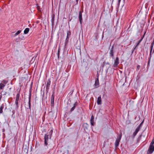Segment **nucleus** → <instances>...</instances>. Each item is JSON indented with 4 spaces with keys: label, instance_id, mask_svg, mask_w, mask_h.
I'll return each mask as SVG.
<instances>
[{
    "label": "nucleus",
    "instance_id": "19",
    "mask_svg": "<svg viewBox=\"0 0 154 154\" xmlns=\"http://www.w3.org/2000/svg\"><path fill=\"white\" fill-rule=\"evenodd\" d=\"M15 104H16V108L17 109H18V101L15 100Z\"/></svg>",
    "mask_w": 154,
    "mask_h": 154
},
{
    "label": "nucleus",
    "instance_id": "35",
    "mask_svg": "<svg viewBox=\"0 0 154 154\" xmlns=\"http://www.w3.org/2000/svg\"><path fill=\"white\" fill-rule=\"evenodd\" d=\"M139 45L138 44H137L135 47L134 48V50Z\"/></svg>",
    "mask_w": 154,
    "mask_h": 154
},
{
    "label": "nucleus",
    "instance_id": "39",
    "mask_svg": "<svg viewBox=\"0 0 154 154\" xmlns=\"http://www.w3.org/2000/svg\"><path fill=\"white\" fill-rule=\"evenodd\" d=\"M79 0H76V2L77 3H78Z\"/></svg>",
    "mask_w": 154,
    "mask_h": 154
},
{
    "label": "nucleus",
    "instance_id": "9",
    "mask_svg": "<svg viewBox=\"0 0 154 154\" xmlns=\"http://www.w3.org/2000/svg\"><path fill=\"white\" fill-rule=\"evenodd\" d=\"M77 103L76 102L74 103L73 104V106L71 109L69 111L70 113H71V112L74 110L75 108V106L77 105Z\"/></svg>",
    "mask_w": 154,
    "mask_h": 154
},
{
    "label": "nucleus",
    "instance_id": "7",
    "mask_svg": "<svg viewBox=\"0 0 154 154\" xmlns=\"http://www.w3.org/2000/svg\"><path fill=\"white\" fill-rule=\"evenodd\" d=\"M31 92L29 93V102H28V105H29V109L30 110V111H31Z\"/></svg>",
    "mask_w": 154,
    "mask_h": 154
},
{
    "label": "nucleus",
    "instance_id": "5",
    "mask_svg": "<svg viewBox=\"0 0 154 154\" xmlns=\"http://www.w3.org/2000/svg\"><path fill=\"white\" fill-rule=\"evenodd\" d=\"M54 93H53L51 97V106L52 107H54Z\"/></svg>",
    "mask_w": 154,
    "mask_h": 154
},
{
    "label": "nucleus",
    "instance_id": "40",
    "mask_svg": "<svg viewBox=\"0 0 154 154\" xmlns=\"http://www.w3.org/2000/svg\"><path fill=\"white\" fill-rule=\"evenodd\" d=\"M50 131L51 132V133H52V130H51Z\"/></svg>",
    "mask_w": 154,
    "mask_h": 154
},
{
    "label": "nucleus",
    "instance_id": "15",
    "mask_svg": "<svg viewBox=\"0 0 154 154\" xmlns=\"http://www.w3.org/2000/svg\"><path fill=\"white\" fill-rule=\"evenodd\" d=\"M4 107V104H2L0 107V114L2 113H3V109Z\"/></svg>",
    "mask_w": 154,
    "mask_h": 154
},
{
    "label": "nucleus",
    "instance_id": "13",
    "mask_svg": "<svg viewBox=\"0 0 154 154\" xmlns=\"http://www.w3.org/2000/svg\"><path fill=\"white\" fill-rule=\"evenodd\" d=\"M97 103L98 105H101V99L100 96H99L98 97Z\"/></svg>",
    "mask_w": 154,
    "mask_h": 154
},
{
    "label": "nucleus",
    "instance_id": "28",
    "mask_svg": "<svg viewBox=\"0 0 154 154\" xmlns=\"http://www.w3.org/2000/svg\"><path fill=\"white\" fill-rule=\"evenodd\" d=\"M60 49H58V53H57V55H58V58H59V56L60 55Z\"/></svg>",
    "mask_w": 154,
    "mask_h": 154
},
{
    "label": "nucleus",
    "instance_id": "4",
    "mask_svg": "<svg viewBox=\"0 0 154 154\" xmlns=\"http://www.w3.org/2000/svg\"><path fill=\"white\" fill-rule=\"evenodd\" d=\"M44 139L45 140V144L46 145L48 144V135L45 134L44 137Z\"/></svg>",
    "mask_w": 154,
    "mask_h": 154
},
{
    "label": "nucleus",
    "instance_id": "27",
    "mask_svg": "<svg viewBox=\"0 0 154 154\" xmlns=\"http://www.w3.org/2000/svg\"><path fill=\"white\" fill-rule=\"evenodd\" d=\"M7 94H8L9 95H10V93L9 92H4V94H3V95H4Z\"/></svg>",
    "mask_w": 154,
    "mask_h": 154
},
{
    "label": "nucleus",
    "instance_id": "38",
    "mask_svg": "<svg viewBox=\"0 0 154 154\" xmlns=\"http://www.w3.org/2000/svg\"><path fill=\"white\" fill-rule=\"evenodd\" d=\"M121 0H119V1H118V3L119 4L121 1Z\"/></svg>",
    "mask_w": 154,
    "mask_h": 154
},
{
    "label": "nucleus",
    "instance_id": "37",
    "mask_svg": "<svg viewBox=\"0 0 154 154\" xmlns=\"http://www.w3.org/2000/svg\"><path fill=\"white\" fill-rule=\"evenodd\" d=\"M103 37H104L103 32V34H102V38H103Z\"/></svg>",
    "mask_w": 154,
    "mask_h": 154
},
{
    "label": "nucleus",
    "instance_id": "23",
    "mask_svg": "<svg viewBox=\"0 0 154 154\" xmlns=\"http://www.w3.org/2000/svg\"><path fill=\"white\" fill-rule=\"evenodd\" d=\"M95 86H97L98 85H99V82L98 80V79H97L96 80L95 83Z\"/></svg>",
    "mask_w": 154,
    "mask_h": 154
},
{
    "label": "nucleus",
    "instance_id": "31",
    "mask_svg": "<svg viewBox=\"0 0 154 154\" xmlns=\"http://www.w3.org/2000/svg\"><path fill=\"white\" fill-rule=\"evenodd\" d=\"M136 134H136V133H135L134 132V133L133 134V135H132L133 138H134Z\"/></svg>",
    "mask_w": 154,
    "mask_h": 154
},
{
    "label": "nucleus",
    "instance_id": "26",
    "mask_svg": "<svg viewBox=\"0 0 154 154\" xmlns=\"http://www.w3.org/2000/svg\"><path fill=\"white\" fill-rule=\"evenodd\" d=\"M140 129L137 128L136 129L135 131L134 132L136 134H137L138 132L140 130Z\"/></svg>",
    "mask_w": 154,
    "mask_h": 154
},
{
    "label": "nucleus",
    "instance_id": "32",
    "mask_svg": "<svg viewBox=\"0 0 154 154\" xmlns=\"http://www.w3.org/2000/svg\"><path fill=\"white\" fill-rule=\"evenodd\" d=\"M2 82L3 83V84H6L7 83V82L5 80H3L2 81Z\"/></svg>",
    "mask_w": 154,
    "mask_h": 154
},
{
    "label": "nucleus",
    "instance_id": "22",
    "mask_svg": "<svg viewBox=\"0 0 154 154\" xmlns=\"http://www.w3.org/2000/svg\"><path fill=\"white\" fill-rule=\"evenodd\" d=\"M21 32V30H18L17 31V32L15 33V34L14 35V36H16L17 35H18Z\"/></svg>",
    "mask_w": 154,
    "mask_h": 154
},
{
    "label": "nucleus",
    "instance_id": "24",
    "mask_svg": "<svg viewBox=\"0 0 154 154\" xmlns=\"http://www.w3.org/2000/svg\"><path fill=\"white\" fill-rule=\"evenodd\" d=\"M70 34H71L70 32L69 31H67V38H66V39H67L68 38V36L69 35H70Z\"/></svg>",
    "mask_w": 154,
    "mask_h": 154
},
{
    "label": "nucleus",
    "instance_id": "17",
    "mask_svg": "<svg viewBox=\"0 0 154 154\" xmlns=\"http://www.w3.org/2000/svg\"><path fill=\"white\" fill-rule=\"evenodd\" d=\"M5 86V84H4L3 83H0V89H3Z\"/></svg>",
    "mask_w": 154,
    "mask_h": 154
},
{
    "label": "nucleus",
    "instance_id": "3",
    "mask_svg": "<svg viewBox=\"0 0 154 154\" xmlns=\"http://www.w3.org/2000/svg\"><path fill=\"white\" fill-rule=\"evenodd\" d=\"M109 56L114 59V46H112L111 48L109 49Z\"/></svg>",
    "mask_w": 154,
    "mask_h": 154
},
{
    "label": "nucleus",
    "instance_id": "36",
    "mask_svg": "<svg viewBox=\"0 0 154 154\" xmlns=\"http://www.w3.org/2000/svg\"><path fill=\"white\" fill-rule=\"evenodd\" d=\"M2 95L0 94V100H1V98H2Z\"/></svg>",
    "mask_w": 154,
    "mask_h": 154
},
{
    "label": "nucleus",
    "instance_id": "12",
    "mask_svg": "<svg viewBox=\"0 0 154 154\" xmlns=\"http://www.w3.org/2000/svg\"><path fill=\"white\" fill-rule=\"evenodd\" d=\"M94 116L92 115L91 116V119L90 120V122L91 125L92 126H94Z\"/></svg>",
    "mask_w": 154,
    "mask_h": 154
},
{
    "label": "nucleus",
    "instance_id": "1",
    "mask_svg": "<svg viewBox=\"0 0 154 154\" xmlns=\"http://www.w3.org/2000/svg\"><path fill=\"white\" fill-rule=\"evenodd\" d=\"M122 135H119L118 138L116 139L115 142V145L116 147H117L119 145V142L121 139Z\"/></svg>",
    "mask_w": 154,
    "mask_h": 154
},
{
    "label": "nucleus",
    "instance_id": "21",
    "mask_svg": "<svg viewBox=\"0 0 154 154\" xmlns=\"http://www.w3.org/2000/svg\"><path fill=\"white\" fill-rule=\"evenodd\" d=\"M154 45V40L153 41V42L152 43L151 47H150V50H152L153 47Z\"/></svg>",
    "mask_w": 154,
    "mask_h": 154
},
{
    "label": "nucleus",
    "instance_id": "33",
    "mask_svg": "<svg viewBox=\"0 0 154 154\" xmlns=\"http://www.w3.org/2000/svg\"><path fill=\"white\" fill-rule=\"evenodd\" d=\"M140 68V66L139 65H138L137 66V69L138 70H139Z\"/></svg>",
    "mask_w": 154,
    "mask_h": 154
},
{
    "label": "nucleus",
    "instance_id": "34",
    "mask_svg": "<svg viewBox=\"0 0 154 154\" xmlns=\"http://www.w3.org/2000/svg\"><path fill=\"white\" fill-rule=\"evenodd\" d=\"M142 39L143 38H142L141 39H140V40H139L138 42V43L137 44H138L139 45V44L140 43V42H141V41L142 40Z\"/></svg>",
    "mask_w": 154,
    "mask_h": 154
},
{
    "label": "nucleus",
    "instance_id": "11",
    "mask_svg": "<svg viewBox=\"0 0 154 154\" xmlns=\"http://www.w3.org/2000/svg\"><path fill=\"white\" fill-rule=\"evenodd\" d=\"M119 59L118 57H116L115 60L114 66L115 67L117 66L119 63Z\"/></svg>",
    "mask_w": 154,
    "mask_h": 154
},
{
    "label": "nucleus",
    "instance_id": "20",
    "mask_svg": "<svg viewBox=\"0 0 154 154\" xmlns=\"http://www.w3.org/2000/svg\"><path fill=\"white\" fill-rule=\"evenodd\" d=\"M20 95L19 93H18L16 96V100L19 101V97H20Z\"/></svg>",
    "mask_w": 154,
    "mask_h": 154
},
{
    "label": "nucleus",
    "instance_id": "2",
    "mask_svg": "<svg viewBox=\"0 0 154 154\" xmlns=\"http://www.w3.org/2000/svg\"><path fill=\"white\" fill-rule=\"evenodd\" d=\"M154 151V146L150 145L147 152V153L149 154H151Z\"/></svg>",
    "mask_w": 154,
    "mask_h": 154
},
{
    "label": "nucleus",
    "instance_id": "29",
    "mask_svg": "<svg viewBox=\"0 0 154 154\" xmlns=\"http://www.w3.org/2000/svg\"><path fill=\"white\" fill-rule=\"evenodd\" d=\"M154 144V138H153L152 139L151 143H150V145H153Z\"/></svg>",
    "mask_w": 154,
    "mask_h": 154
},
{
    "label": "nucleus",
    "instance_id": "10",
    "mask_svg": "<svg viewBox=\"0 0 154 154\" xmlns=\"http://www.w3.org/2000/svg\"><path fill=\"white\" fill-rule=\"evenodd\" d=\"M28 147L27 146L23 147V148L22 152H24L26 153H28Z\"/></svg>",
    "mask_w": 154,
    "mask_h": 154
},
{
    "label": "nucleus",
    "instance_id": "18",
    "mask_svg": "<svg viewBox=\"0 0 154 154\" xmlns=\"http://www.w3.org/2000/svg\"><path fill=\"white\" fill-rule=\"evenodd\" d=\"M143 122H144L143 120V121L140 123V125L137 127L138 128L140 129V128H141V127H142V125H143Z\"/></svg>",
    "mask_w": 154,
    "mask_h": 154
},
{
    "label": "nucleus",
    "instance_id": "25",
    "mask_svg": "<svg viewBox=\"0 0 154 154\" xmlns=\"http://www.w3.org/2000/svg\"><path fill=\"white\" fill-rule=\"evenodd\" d=\"M152 50H150V53H149V56H150V58L149 59V62L150 60V58L151 57V56H152Z\"/></svg>",
    "mask_w": 154,
    "mask_h": 154
},
{
    "label": "nucleus",
    "instance_id": "30",
    "mask_svg": "<svg viewBox=\"0 0 154 154\" xmlns=\"http://www.w3.org/2000/svg\"><path fill=\"white\" fill-rule=\"evenodd\" d=\"M95 36L96 37V39H98V34L97 33H96L95 34Z\"/></svg>",
    "mask_w": 154,
    "mask_h": 154
},
{
    "label": "nucleus",
    "instance_id": "16",
    "mask_svg": "<svg viewBox=\"0 0 154 154\" xmlns=\"http://www.w3.org/2000/svg\"><path fill=\"white\" fill-rule=\"evenodd\" d=\"M29 30V28H27L25 29L24 31V33L25 34H27L28 33Z\"/></svg>",
    "mask_w": 154,
    "mask_h": 154
},
{
    "label": "nucleus",
    "instance_id": "8",
    "mask_svg": "<svg viewBox=\"0 0 154 154\" xmlns=\"http://www.w3.org/2000/svg\"><path fill=\"white\" fill-rule=\"evenodd\" d=\"M51 84V81L49 79L47 82V84L46 86V91H48L49 88Z\"/></svg>",
    "mask_w": 154,
    "mask_h": 154
},
{
    "label": "nucleus",
    "instance_id": "14",
    "mask_svg": "<svg viewBox=\"0 0 154 154\" xmlns=\"http://www.w3.org/2000/svg\"><path fill=\"white\" fill-rule=\"evenodd\" d=\"M83 126L84 129L85 130V129H88L89 125L87 123H85L83 124Z\"/></svg>",
    "mask_w": 154,
    "mask_h": 154
},
{
    "label": "nucleus",
    "instance_id": "6",
    "mask_svg": "<svg viewBox=\"0 0 154 154\" xmlns=\"http://www.w3.org/2000/svg\"><path fill=\"white\" fill-rule=\"evenodd\" d=\"M79 20L80 23L81 24H82V12L80 11L79 12Z\"/></svg>",
    "mask_w": 154,
    "mask_h": 154
}]
</instances>
